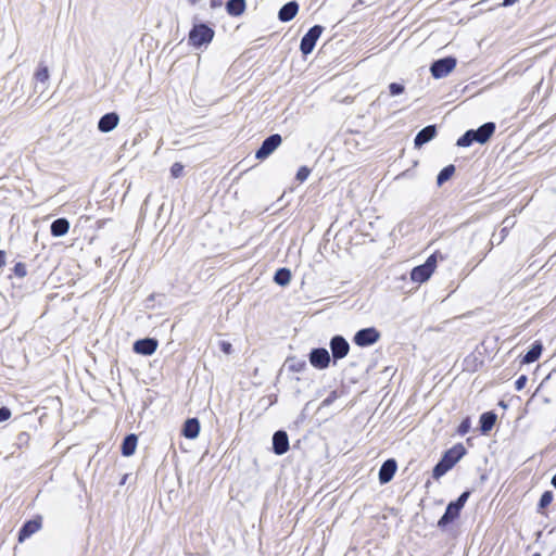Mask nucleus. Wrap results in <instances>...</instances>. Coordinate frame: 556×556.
<instances>
[{
    "label": "nucleus",
    "instance_id": "38",
    "mask_svg": "<svg viewBox=\"0 0 556 556\" xmlns=\"http://www.w3.org/2000/svg\"><path fill=\"white\" fill-rule=\"evenodd\" d=\"M527 381H528V378L526 375H521L517 378V380L515 381V389L517 391H521L526 384H527Z\"/></svg>",
    "mask_w": 556,
    "mask_h": 556
},
{
    "label": "nucleus",
    "instance_id": "46",
    "mask_svg": "<svg viewBox=\"0 0 556 556\" xmlns=\"http://www.w3.org/2000/svg\"><path fill=\"white\" fill-rule=\"evenodd\" d=\"M198 1H199V0H189V3H190V4H192V5H194V4H197V3H198Z\"/></svg>",
    "mask_w": 556,
    "mask_h": 556
},
{
    "label": "nucleus",
    "instance_id": "16",
    "mask_svg": "<svg viewBox=\"0 0 556 556\" xmlns=\"http://www.w3.org/2000/svg\"><path fill=\"white\" fill-rule=\"evenodd\" d=\"M437 132L438 131L435 125H428L420 129L414 139L415 148L419 149L431 141L437 136Z\"/></svg>",
    "mask_w": 556,
    "mask_h": 556
},
{
    "label": "nucleus",
    "instance_id": "30",
    "mask_svg": "<svg viewBox=\"0 0 556 556\" xmlns=\"http://www.w3.org/2000/svg\"><path fill=\"white\" fill-rule=\"evenodd\" d=\"M553 498L554 494L552 491L543 492L539 500L538 509L541 510L543 508H546L553 502Z\"/></svg>",
    "mask_w": 556,
    "mask_h": 556
},
{
    "label": "nucleus",
    "instance_id": "4",
    "mask_svg": "<svg viewBox=\"0 0 556 556\" xmlns=\"http://www.w3.org/2000/svg\"><path fill=\"white\" fill-rule=\"evenodd\" d=\"M457 60L454 56H445L433 61L430 65V73L433 78L440 79L447 76L456 66Z\"/></svg>",
    "mask_w": 556,
    "mask_h": 556
},
{
    "label": "nucleus",
    "instance_id": "26",
    "mask_svg": "<svg viewBox=\"0 0 556 556\" xmlns=\"http://www.w3.org/2000/svg\"><path fill=\"white\" fill-rule=\"evenodd\" d=\"M455 165L450 164L443 167L437 176V185L440 187L452 178L455 173Z\"/></svg>",
    "mask_w": 556,
    "mask_h": 556
},
{
    "label": "nucleus",
    "instance_id": "45",
    "mask_svg": "<svg viewBox=\"0 0 556 556\" xmlns=\"http://www.w3.org/2000/svg\"><path fill=\"white\" fill-rule=\"evenodd\" d=\"M551 484L556 489V473L552 477Z\"/></svg>",
    "mask_w": 556,
    "mask_h": 556
},
{
    "label": "nucleus",
    "instance_id": "5",
    "mask_svg": "<svg viewBox=\"0 0 556 556\" xmlns=\"http://www.w3.org/2000/svg\"><path fill=\"white\" fill-rule=\"evenodd\" d=\"M324 27L321 25L312 26L306 34L302 37L300 42V51L304 56L313 52L317 40L323 34Z\"/></svg>",
    "mask_w": 556,
    "mask_h": 556
},
{
    "label": "nucleus",
    "instance_id": "21",
    "mask_svg": "<svg viewBox=\"0 0 556 556\" xmlns=\"http://www.w3.org/2000/svg\"><path fill=\"white\" fill-rule=\"evenodd\" d=\"M138 443V437L135 433L127 434L121 445V453L125 457H129L135 454Z\"/></svg>",
    "mask_w": 556,
    "mask_h": 556
},
{
    "label": "nucleus",
    "instance_id": "33",
    "mask_svg": "<svg viewBox=\"0 0 556 556\" xmlns=\"http://www.w3.org/2000/svg\"><path fill=\"white\" fill-rule=\"evenodd\" d=\"M405 91V87L403 84H400V83H391L389 85V92H390V96L392 97H396V96H400L402 94L403 92Z\"/></svg>",
    "mask_w": 556,
    "mask_h": 556
},
{
    "label": "nucleus",
    "instance_id": "1",
    "mask_svg": "<svg viewBox=\"0 0 556 556\" xmlns=\"http://www.w3.org/2000/svg\"><path fill=\"white\" fill-rule=\"evenodd\" d=\"M467 453L466 447L462 443H457L445 451L432 469V477L435 480L442 478L450 471Z\"/></svg>",
    "mask_w": 556,
    "mask_h": 556
},
{
    "label": "nucleus",
    "instance_id": "41",
    "mask_svg": "<svg viewBox=\"0 0 556 556\" xmlns=\"http://www.w3.org/2000/svg\"><path fill=\"white\" fill-rule=\"evenodd\" d=\"M337 392L332 391L323 402L325 406L330 405L337 399Z\"/></svg>",
    "mask_w": 556,
    "mask_h": 556
},
{
    "label": "nucleus",
    "instance_id": "2",
    "mask_svg": "<svg viewBox=\"0 0 556 556\" xmlns=\"http://www.w3.org/2000/svg\"><path fill=\"white\" fill-rule=\"evenodd\" d=\"M215 31L205 23H194L189 31V43L195 48L208 45L214 38Z\"/></svg>",
    "mask_w": 556,
    "mask_h": 556
},
{
    "label": "nucleus",
    "instance_id": "15",
    "mask_svg": "<svg viewBox=\"0 0 556 556\" xmlns=\"http://www.w3.org/2000/svg\"><path fill=\"white\" fill-rule=\"evenodd\" d=\"M119 123V116L115 112H110L102 115L98 122V129L103 132H110L117 127Z\"/></svg>",
    "mask_w": 556,
    "mask_h": 556
},
{
    "label": "nucleus",
    "instance_id": "22",
    "mask_svg": "<svg viewBox=\"0 0 556 556\" xmlns=\"http://www.w3.org/2000/svg\"><path fill=\"white\" fill-rule=\"evenodd\" d=\"M70 230V222L60 217L51 223L50 232L53 237L59 238L65 236Z\"/></svg>",
    "mask_w": 556,
    "mask_h": 556
},
{
    "label": "nucleus",
    "instance_id": "31",
    "mask_svg": "<svg viewBox=\"0 0 556 556\" xmlns=\"http://www.w3.org/2000/svg\"><path fill=\"white\" fill-rule=\"evenodd\" d=\"M29 440H30V435L27 433V432H20L17 435H16V439H15V445L18 447V448H22V447H25L28 445L29 443Z\"/></svg>",
    "mask_w": 556,
    "mask_h": 556
},
{
    "label": "nucleus",
    "instance_id": "36",
    "mask_svg": "<svg viewBox=\"0 0 556 556\" xmlns=\"http://www.w3.org/2000/svg\"><path fill=\"white\" fill-rule=\"evenodd\" d=\"M184 172V165L179 162L174 163L170 166V175L173 178H178L182 175Z\"/></svg>",
    "mask_w": 556,
    "mask_h": 556
},
{
    "label": "nucleus",
    "instance_id": "11",
    "mask_svg": "<svg viewBox=\"0 0 556 556\" xmlns=\"http://www.w3.org/2000/svg\"><path fill=\"white\" fill-rule=\"evenodd\" d=\"M289 448L290 444L288 433L285 430H277L273 434V452L280 456L286 454Z\"/></svg>",
    "mask_w": 556,
    "mask_h": 556
},
{
    "label": "nucleus",
    "instance_id": "20",
    "mask_svg": "<svg viewBox=\"0 0 556 556\" xmlns=\"http://www.w3.org/2000/svg\"><path fill=\"white\" fill-rule=\"evenodd\" d=\"M200 433V421L198 418H188L182 426L181 434L187 439H195Z\"/></svg>",
    "mask_w": 556,
    "mask_h": 556
},
{
    "label": "nucleus",
    "instance_id": "43",
    "mask_svg": "<svg viewBox=\"0 0 556 556\" xmlns=\"http://www.w3.org/2000/svg\"><path fill=\"white\" fill-rule=\"evenodd\" d=\"M518 0H503L502 5L503 7H511L514 5Z\"/></svg>",
    "mask_w": 556,
    "mask_h": 556
},
{
    "label": "nucleus",
    "instance_id": "9",
    "mask_svg": "<svg viewBox=\"0 0 556 556\" xmlns=\"http://www.w3.org/2000/svg\"><path fill=\"white\" fill-rule=\"evenodd\" d=\"M308 361L314 368L323 370L329 367L332 358L327 349L314 348L308 353Z\"/></svg>",
    "mask_w": 556,
    "mask_h": 556
},
{
    "label": "nucleus",
    "instance_id": "12",
    "mask_svg": "<svg viewBox=\"0 0 556 556\" xmlns=\"http://www.w3.org/2000/svg\"><path fill=\"white\" fill-rule=\"evenodd\" d=\"M397 470V463L394 458L384 460L379 469L378 478L381 484L389 483Z\"/></svg>",
    "mask_w": 556,
    "mask_h": 556
},
{
    "label": "nucleus",
    "instance_id": "14",
    "mask_svg": "<svg viewBox=\"0 0 556 556\" xmlns=\"http://www.w3.org/2000/svg\"><path fill=\"white\" fill-rule=\"evenodd\" d=\"M495 123L486 122L477 129H472L476 142L480 144L486 143L495 131Z\"/></svg>",
    "mask_w": 556,
    "mask_h": 556
},
{
    "label": "nucleus",
    "instance_id": "32",
    "mask_svg": "<svg viewBox=\"0 0 556 556\" xmlns=\"http://www.w3.org/2000/svg\"><path fill=\"white\" fill-rule=\"evenodd\" d=\"M470 428H471L470 417H466L460 421V424L457 428V432L460 435H465L470 431Z\"/></svg>",
    "mask_w": 556,
    "mask_h": 556
},
{
    "label": "nucleus",
    "instance_id": "6",
    "mask_svg": "<svg viewBox=\"0 0 556 556\" xmlns=\"http://www.w3.org/2000/svg\"><path fill=\"white\" fill-rule=\"evenodd\" d=\"M329 346L331 350L330 356L332 358L333 365H336L338 361L346 357L350 352V343L341 334L333 336L330 339Z\"/></svg>",
    "mask_w": 556,
    "mask_h": 556
},
{
    "label": "nucleus",
    "instance_id": "39",
    "mask_svg": "<svg viewBox=\"0 0 556 556\" xmlns=\"http://www.w3.org/2000/svg\"><path fill=\"white\" fill-rule=\"evenodd\" d=\"M11 415H12V413L9 407H7V406L0 407V422L7 421L8 419H10Z\"/></svg>",
    "mask_w": 556,
    "mask_h": 556
},
{
    "label": "nucleus",
    "instance_id": "18",
    "mask_svg": "<svg viewBox=\"0 0 556 556\" xmlns=\"http://www.w3.org/2000/svg\"><path fill=\"white\" fill-rule=\"evenodd\" d=\"M298 12L299 3L296 1H289L280 8L278 18L280 22L287 23L293 20Z\"/></svg>",
    "mask_w": 556,
    "mask_h": 556
},
{
    "label": "nucleus",
    "instance_id": "28",
    "mask_svg": "<svg viewBox=\"0 0 556 556\" xmlns=\"http://www.w3.org/2000/svg\"><path fill=\"white\" fill-rule=\"evenodd\" d=\"M289 370L293 372H301L306 368V362L303 359H296L291 357L287 359Z\"/></svg>",
    "mask_w": 556,
    "mask_h": 556
},
{
    "label": "nucleus",
    "instance_id": "19",
    "mask_svg": "<svg viewBox=\"0 0 556 556\" xmlns=\"http://www.w3.org/2000/svg\"><path fill=\"white\" fill-rule=\"evenodd\" d=\"M496 420H497V415L493 410L483 413L479 419L480 432L482 434L489 433L495 426Z\"/></svg>",
    "mask_w": 556,
    "mask_h": 556
},
{
    "label": "nucleus",
    "instance_id": "25",
    "mask_svg": "<svg viewBox=\"0 0 556 556\" xmlns=\"http://www.w3.org/2000/svg\"><path fill=\"white\" fill-rule=\"evenodd\" d=\"M274 281L281 287H286L291 281V271L289 268H278L274 275Z\"/></svg>",
    "mask_w": 556,
    "mask_h": 556
},
{
    "label": "nucleus",
    "instance_id": "37",
    "mask_svg": "<svg viewBox=\"0 0 556 556\" xmlns=\"http://www.w3.org/2000/svg\"><path fill=\"white\" fill-rule=\"evenodd\" d=\"M470 496V491H464L455 501H453L456 505L463 509L466 502L468 501Z\"/></svg>",
    "mask_w": 556,
    "mask_h": 556
},
{
    "label": "nucleus",
    "instance_id": "3",
    "mask_svg": "<svg viewBox=\"0 0 556 556\" xmlns=\"http://www.w3.org/2000/svg\"><path fill=\"white\" fill-rule=\"evenodd\" d=\"M437 254H431L424 264L415 266L410 271V279L414 282H426L433 274L437 267Z\"/></svg>",
    "mask_w": 556,
    "mask_h": 556
},
{
    "label": "nucleus",
    "instance_id": "10",
    "mask_svg": "<svg viewBox=\"0 0 556 556\" xmlns=\"http://www.w3.org/2000/svg\"><path fill=\"white\" fill-rule=\"evenodd\" d=\"M159 342L154 338H143L135 341L132 345V350L135 353L150 356L152 355L156 349H157Z\"/></svg>",
    "mask_w": 556,
    "mask_h": 556
},
{
    "label": "nucleus",
    "instance_id": "42",
    "mask_svg": "<svg viewBox=\"0 0 556 556\" xmlns=\"http://www.w3.org/2000/svg\"><path fill=\"white\" fill-rule=\"evenodd\" d=\"M5 265V252L0 250V268Z\"/></svg>",
    "mask_w": 556,
    "mask_h": 556
},
{
    "label": "nucleus",
    "instance_id": "40",
    "mask_svg": "<svg viewBox=\"0 0 556 556\" xmlns=\"http://www.w3.org/2000/svg\"><path fill=\"white\" fill-rule=\"evenodd\" d=\"M219 346H220V350L225 353V354H230L232 352V345L230 342L228 341H222L219 343Z\"/></svg>",
    "mask_w": 556,
    "mask_h": 556
},
{
    "label": "nucleus",
    "instance_id": "24",
    "mask_svg": "<svg viewBox=\"0 0 556 556\" xmlns=\"http://www.w3.org/2000/svg\"><path fill=\"white\" fill-rule=\"evenodd\" d=\"M247 9L245 0H228L226 2V11L230 16H240Z\"/></svg>",
    "mask_w": 556,
    "mask_h": 556
},
{
    "label": "nucleus",
    "instance_id": "17",
    "mask_svg": "<svg viewBox=\"0 0 556 556\" xmlns=\"http://www.w3.org/2000/svg\"><path fill=\"white\" fill-rule=\"evenodd\" d=\"M41 528V521L38 519L27 520L20 529L17 539L18 542H24L28 538H30L34 533H36Z\"/></svg>",
    "mask_w": 556,
    "mask_h": 556
},
{
    "label": "nucleus",
    "instance_id": "35",
    "mask_svg": "<svg viewBox=\"0 0 556 556\" xmlns=\"http://www.w3.org/2000/svg\"><path fill=\"white\" fill-rule=\"evenodd\" d=\"M13 273L18 278H24L27 275L26 265L22 262L16 263L13 267Z\"/></svg>",
    "mask_w": 556,
    "mask_h": 556
},
{
    "label": "nucleus",
    "instance_id": "7",
    "mask_svg": "<svg viewBox=\"0 0 556 556\" xmlns=\"http://www.w3.org/2000/svg\"><path fill=\"white\" fill-rule=\"evenodd\" d=\"M282 142V137L279 134L268 136L262 142L261 147L255 152V157L260 161L266 160L273 154Z\"/></svg>",
    "mask_w": 556,
    "mask_h": 556
},
{
    "label": "nucleus",
    "instance_id": "44",
    "mask_svg": "<svg viewBox=\"0 0 556 556\" xmlns=\"http://www.w3.org/2000/svg\"><path fill=\"white\" fill-rule=\"evenodd\" d=\"M222 5V0H211V8H218Z\"/></svg>",
    "mask_w": 556,
    "mask_h": 556
},
{
    "label": "nucleus",
    "instance_id": "13",
    "mask_svg": "<svg viewBox=\"0 0 556 556\" xmlns=\"http://www.w3.org/2000/svg\"><path fill=\"white\" fill-rule=\"evenodd\" d=\"M460 511L462 508L458 506V504L456 505L453 501L450 502L445 508L444 514L438 521V527L444 529L459 517Z\"/></svg>",
    "mask_w": 556,
    "mask_h": 556
},
{
    "label": "nucleus",
    "instance_id": "27",
    "mask_svg": "<svg viewBox=\"0 0 556 556\" xmlns=\"http://www.w3.org/2000/svg\"><path fill=\"white\" fill-rule=\"evenodd\" d=\"M476 142L472 129L467 130L463 136L457 139L456 144L462 148H468Z\"/></svg>",
    "mask_w": 556,
    "mask_h": 556
},
{
    "label": "nucleus",
    "instance_id": "34",
    "mask_svg": "<svg viewBox=\"0 0 556 556\" xmlns=\"http://www.w3.org/2000/svg\"><path fill=\"white\" fill-rule=\"evenodd\" d=\"M311 174V169L307 167V166H301L298 172H296V180H299L300 182H303L307 179V177L309 176Z\"/></svg>",
    "mask_w": 556,
    "mask_h": 556
},
{
    "label": "nucleus",
    "instance_id": "29",
    "mask_svg": "<svg viewBox=\"0 0 556 556\" xmlns=\"http://www.w3.org/2000/svg\"><path fill=\"white\" fill-rule=\"evenodd\" d=\"M50 74L48 66L43 64H39L36 73H35V79L37 83L47 84L49 80Z\"/></svg>",
    "mask_w": 556,
    "mask_h": 556
},
{
    "label": "nucleus",
    "instance_id": "47",
    "mask_svg": "<svg viewBox=\"0 0 556 556\" xmlns=\"http://www.w3.org/2000/svg\"><path fill=\"white\" fill-rule=\"evenodd\" d=\"M554 371H556V369Z\"/></svg>",
    "mask_w": 556,
    "mask_h": 556
},
{
    "label": "nucleus",
    "instance_id": "8",
    "mask_svg": "<svg viewBox=\"0 0 556 556\" xmlns=\"http://www.w3.org/2000/svg\"><path fill=\"white\" fill-rule=\"evenodd\" d=\"M380 339V332L375 327L363 328L356 331L353 342L361 348L375 344Z\"/></svg>",
    "mask_w": 556,
    "mask_h": 556
},
{
    "label": "nucleus",
    "instance_id": "23",
    "mask_svg": "<svg viewBox=\"0 0 556 556\" xmlns=\"http://www.w3.org/2000/svg\"><path fill=\"white\" fill-rule=\"evenodd\" d=\"M543 344L541 341H534L531 348L527 351V353L522 357L523 364H531L538 361L542 354Z\"/></svg>",
    "mask_w": 556,
    "mask_h": 556
}]
</instances>
